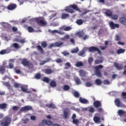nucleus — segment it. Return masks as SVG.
I'll return each instance as SVG.
<instances>
[{
  "label": "nucleus",
  "instance_id": "obj_1",
  "mask_svg": "<svg viewBox=\"0 0 126 126\" xmlns=\"http://www.w3.org/2000/svg\"><path fill=\"white\" fill-rule=\"evenodd\" d=\"M79 10V8L77 7V5L75 4H73L72 5H70L65 8V11L66 12H69V13H74V11L73 10Z\"/></svg>",
  "mask_w": 126,
  "mask_h": 126
},
{
  "label": "nucleus",
  "instance_id": "obj_2",
  "mask_svg": "<svg viewBox=\"0 0 126 126\" xmlns=\"http://www.w3.org/2000/svg\"><path fill=\"white\" fill-rule=\"evenodd\" d=\"M34 20L36 21L37 24L39 26H45V25H47V22L45 21V20L44 17L35 18Z\"/></svg>",
  "mask_w": 126,
  "mask_h": 126
},
{
  "label": "nucleus",
  "instance_id": "obj_3",
  "mask_svg": "<svg viewBox=\"0 0 126 126\" xmlns=\"http://www.w3.org/2000/svg\"><path fill=\"white\" fill-rule=\"evenodd\" d=\"M11 123V119L9 118V116H7L3 119L1 125H2V126H8L9 125H10Z\"/></svg>",
  "mask_w": 126,
  "mask_h": 126
},
{
  "label": "nucleus",
  "instance_id": "obj_4",
  "mask_svg": "<svg viewBox=\"0 0 126 126\" xmlns=\"http://www.w3.org/2000/svg\"><path fill=\"white\" fill-rule=\"evenodd\" d=\"M103 67H104V66L102 65H99L94 67V69H95L94 73L97 77H102V73L100 71V69H102Z\"/></svg>",
  "mask_w": 126,
  "mask_h": 126
},
{
  "label": "nucleus",
  "instance_id": "obj_5",
  "mask_svg": "<svg viewBox=\"0 0 126 126\" xmlns=\"http://www.w3.org/2000/svg\"><path fill=\"white\" fill-rule=\"evenodd\" d=\"M89 49V52L90 53H94L95 52H97L98 54H101V50L99 48L95 46H91L88 48Z\"/></svg>",
  "mask_w": 126,
  "mask_h": 126
},
{
  "label": "nucleus",
  "instance_id": "obj_6",
  "mask_svg": "<svg viewBox=\"0 0 126 126\" xmlns=\"http://www.w3.org/2000/svg\"><path fill=\"white\" fill-rule=\"evenodd\" d=\"M21 91L24 93H31V91H28V86L27 85L21 86Z\"/></svg>",
  "mask_w": 126,
  "mask_h": 126
},
{
  "label": "nucleus",
  "instance_id": "obj_7",
  "mask_svg": "<svg viewBox=\"0 0 126 126\" xmlns=\"http://www.w3.org/2000/svg\"><path fill=\"white\" fill-rule=\"evenodd\" d=\"M70 113V110H69L68 108H65L63 110V117L64 119H67L68 118V115H69V113Z\"/></svg>",
  "mask_w": 126,
  "mask_h": 126
},
{
  "label": "nucleus",
  "instance_id": "obj_8",
  "mask_svg": "<svg viewBox=\"0 0 126 126\" xmlns=\"http://www.w3.org/2000/svg\"><path fill=\"white\" fill-rule=\"evenodd\" d=\"M109 26L111 29L114 30L116 29V28H119L120 27V25L118 24H114L113 22H109Z\"/></svg>",
  "mask_w": 126,
  "mask_h": 126
},
{
  "label": "nucleus",
  "instance_id": "obj_9",
  "mask_svg": "<svg viewBox=\"0 0 126 126\" xmlns=\"http://www.w3.org/2000/svg\"><path fill=\"white\" fill-rule=\"evenodd\" d=\"M32 109H33V108L32 107V106H29V105H26L25 106L21 107L20 111L22 112H23L24 111H31Z\"/></svg>",
  "mask_w": 126,
  "mask_h": 126
},
{
  "label": "nucleus",
  "instance_id": "obj_10",
  "mask_svg": "<svg viewBox=\"0 0 126 126\" xmlns=\"http://www.w3.org/2000/svg\"><path fill=\"white\" fill-rule=\"evenodd\" d=\"M94 108L96 109H98V108H100V107H102V103L99 100H96L94 102Z\"/></svg>",
  "mask_w": 126,
  "mask_h": 126
},
{
  "label": "nucleus",
  "instance_id": "obj_11",
  "mask_svg": "<svg viewBox=\"0 0 126 126\" xmlns=\"http://www.w3.org/2000/svg\"><path fill=\"white\" fill-rule=\"evenodd\" d=\"M17 7V5L15 3H13L9 5L7 7V9L9 10H13V9H15Z\"/></svg>",
  "mask_w": 126,
  "mask_h": 126
},
{
  "label": "nucleus",
  "instance_id": "obj_12",
  "mask_svg": "<svg viewBox=\"0 0 126 126\" xmlns=\"http://www.w3.org/2000/svg\"><path fill=\"white\" fill-rule=\"evenodd\" d=\"M119 22L122 24V25L126 26V18L125 17H121L119 19Z\"/></svg>",
  "mask_w": 126,
  "mask_h": 126
},
{
  "label": "nucleus",
  "instance_id": "obj_13",
  "mask_svg": "<svg viewBox=\"0 0 126 126\" xmlns=\"http://www.w3.org/2000/svg\"><path fill=\"white\" fill-rule=\"evenodd\" d=\"M76 35L78 36L79 38H82V37H84V35H85V32H84V31H81L77 32Z\"/></svg>",
  "mask_w": 126,
  "mask_h": 126
},
{
  "label": "nucleus",
  "instance_id": "obj_14",
  "mask_svg": "<svg viewBox=\"0 0 126 126\" xmlns=\"http://www.w3.org/2000/svg\"><path fill=\"white\" fill-rule=\"evenodd\" d=\"M44 72L45 74H52V73H54V70L51 68H47L44 70Z\"/></svg>",
  "mask_w": 126,
  "mask_h": 126
},
{
  "label": "nucleus",
  "instance_id": "obj_15",
  "mask_svg": "<svg viewBox=\"0 0 126 126\" xmlns=\"http://www.w3.org/2000/svg\"><path fill=\"white\" fill-rule=\"evenodd\" d=\"M22 63L24 65V66H29L30 64H29V61H27V59H24L22 61Z\"/></svg>",
  "mask_w": 126,
  "mask_h": 126
},
{
  "label": "nucleus",
  "instance_id": "obj_16",
  "mask_svg": "<svg viewBox=\"0 0 126 126\" xmlns=\"http://www.w3.org/2000/svg\"><path fill=\"white\" fill-rule=\"evenodd\" d=\"M87 50H88V48L87 47H85L84 48V49L81 50L79 54H78V56H83L84 55V54H85V52H86V51H87Z\"/></svg>",
  "mask_w": 126,
  "mask_h": 126
},
{
  "label": "nucleus",
  "instance_id": "obj_17",
  "mask_svg": "<svg viewBox=\"0 0 126 126\" xmlns=\"http://www.w3.org/2000/svg\"><path fill=\"white\" fill-rule=\"evenodd\" d=\"M126 111H124L123 109H120L118 110V114L120 117H123L126 115Z\"/></svg>",
  "mask_w": 126,
  "mask_h": 126
},
{
  "label": "nucleus",
  "instance_id": "obj_18",
  "mask_svg": "<svg viewBox=\"0 0 126 126\" xmlns=\"http://www.w3.org/2000/svg\"><path fill=\"white\" fill-rule=\"evenodd\" d=\"M79 100L82 104H87V103H88V100L87 99L82 98V97H80Z\"/></svg>",
  "mask_w": 126,
  "mask_h": 126
},
{
  "label": "nucleus",
  "instance_id": "obj_19",
  "mask_svg": "<svg viewBox=\"0 0 126 126\" xmlns=\"http://www.w3.org/2000/svg\"><path fill=\"white\" fill-rule=\"evenodd\" d=\"M114 65L117 69H118L119 70H121V69H123V66L120 65V64L117 63H114Z\"/></svg>",
  "mask_w": 126,
  "mask_h": 126
},
{
  "label": "nucleus",
  "instance_id": "obj_20",
  "mask_svg": "<svg viewBox=\"0 0 126 126\" xmlns=\"http://www.w3.org/2000/svg\"><path fill=\"white\" fill-rule=\"evenodd\" d=\"M46 107L47 108H52V109H56L57 108L56 105L53 103L47 104H46Z\"/></svg>",
  "mask_w": 126,
  "mask_h": 126
},
{
  "label": "nucleus",
  "instance_id": "obj_21",
  "mask_svg": "<svg viewBox=\"0 0 126 126\" xmlns=\"http://www.w3.org/2000/svg\"><path fill=\"white\" fill-rule=\"evenodd\" d=\"M74 80L77 85H79L81 84V81H80V79L78 77H75Z\"/></svg>",
  "mask_w": 126,
  "mask_h": 126
},
{
  "label": "nucleus",
  "instance_id": "obj_22",
  "mask_svg": "<svg viewBox=\"0 0 126 126\" xmlns=\"http://www.w3.org/2000/svg\"><path fill=\"white\" fill-rule=\"evenodd\" d=\"M12 47H13V48H15V49H16L17 50H18V49H20V46H19V44L17 43H13L10 47V48H11Z\"/></svg>",
  "mask_w": 126,
  "mask_h": 126
},
{
  "label": "nucleus",
  "instance_id": "obj_23",
  "mask_svg": "<svg viewBox=\"0 0 126 126\" xmlns=\"http://www.w3.org/2000/svg\"><path fill=\"white\" fill-rule=\"evenodd\" d=\"M115 103L116 106H117V107H122V105H121V100H120V99H119L118 98L116 99L115 100Z\"/></svg>",
  "mask_w": 126,
  "mask_h": 126
},
{
  "label": "nucleus",
  "instance_id": "obj_24",
  "mask_svg": "<svg viewBox=\"0 0 126 126\" xmlns=\"http://www.w3.org/2000/svg\"><path fill=\"white\" fill-rule=\"evenodd\" d=\"M83 20L82 19H78L76 21V23L77 25H82L83 24Z\"/></svg>",
  "mask_w": 126,
  "mask_h": 126
},
{
  "label": "nucleus",
  "instance_id": "obj_25",
  "mask_svg": "<svg viewBox=\"0 0 126 126\" xmlns=\"http://www.w3.org/2000/svg\"><path fill=\"white\" fill-rule=\"evenodd\" d=\"M36 48L38 51H40V53L41 54H45V51H44V49L43 48H42V46L40 45H37L36 46Z\"/></svg>",
  "mask_w": 126,
  "mask_h": 126
},
{
  "label": "nucleus",
  "instance_id": "obj_26",
  "mask_svg": "<svg viewBox=\"0 0 126 126\" xmlns=\"http://www.w3.org/2000/svg\"><path fill=\"white\" fill-rule=\"evenodd\" d=\"M105 13L106 15L111 17V16H112V15L113 14V12H112V11H111V10H106Z\"/></svg>",
  "mask_w": 126,
  "mask_h": 126
},
{
  "label": "nucleus",
  "instance_id": "obj_27",
  "mask_svg": "<svg viewBox=\"0 0 126 126\" xmlns=\"http://www.w3.org/2000/svg\"><path fill=\"white\" fill-rule=\"evenodd\" d=\"M125 52H126V49H118L117 50V53L118 54V55H121V54H124V53H125Z\"/></svg>",
  "mask_w": 126,
  "mask_h": 126
},
{
  "label": "nucleus",
  "instance_id": "obj_28",
  "mask_svg": "<svg viewBox=\"0 0 126 126\" xmlns=\"http://www.w3.org/2000/svg\"><path fill=\"white\" fill-rule=\"evenodd\" d=\"M0 72L1 74H3L5 72V66H0Z\"/></svg>",
  "mask_w": 126,
  "mask_h": 126
},
{
  "label": "nucleus",
  "instance_id": "obj_29",
  "mask_svg": "<svg viewBox=\"0 0 126 126\" xmlns=\"http://www.w3.org/2000/svg\"><path fill=\"white\" fill-rule=\"evenodd\" d=\"M67 17H69V14L67 13L65 14L63 13L62 14V17H61L62 19H65V18H67Z\"/></svg>",
  "mask_w": 126,
  "mask_h": 126
},
{
  "label": "nucleus",
  "instance_id": "obj_30",
  "mask_svg": "<svg viewBox=\"0 0 126 126\" xmlns=\"http://www.w3.org/2000/svg\"><path fill=\"white\" fill-rule=\"evenodd\" d=\"M50 85L51 87L53 88L57 87V83L56 81L52 80L51 81Z\"/></svg>",
  "mask_w": 126,
  "mask_h": 126
},
{
  "label": "nucleus",
  "instance_id": "obj_31",
  "mask_svg": "<svg viewBox=\"0 0 126 126\" xmlns=\"http://www.w3.org/2000/svg\"><path fill=\"white\" fill-rule=\"evenodd\" d=\"M95 84L96 85L100 86L101 84H102V81L100 80V79H96L94 82Z\"/></svg>",
  "mask_w": 126,
  "mask_h": 126
},
{
  "label": "nucleus",
  "instance_id": "obj_32",
  "mask_svg": "<svg viewBox=\"0 0 126 126\" xmlns=\"http://www.w3.org/2000/svg\"><path fill=\"white\" fill-rule=\"evenodd\" d=\"M63 45V42L59 41V42H56L55 43V47H61Z\"/></svg>",
  "mask_w": 126,
  "mask_h": 126
},
{
  "label": "nucleus",
  "instance_id": "obj_33",
  "mask_svg": "<svg viewBox=\"0 0 126 126\" xmlns=\"http://www.w3.org/2000/svg\"><path fill=\"white\" fill-rule=\"evenodd\" d=\"M70 89V87L68 86V85H65L63 87V90L64 91H67Z\"/></svg>",
  "mask_w": 126,
  "mask_h": 126
},
{
  "label": "nucleus",
  "instance_id": "obj_34",
  "mask_svg": "<svg viewBox=\"0 0 126 126\" xmlns=\"http://www.w3.org/2000/svg\"><path fill=\"white\" fill-rule=\"evenodd\" d=\"M73 95L75 97V98H79L80 97V94L77 91H75L73 93Z\"/></svg>",
  "mask_w": 126,
  "mask_h": 126
},
{
  "label": "nucleus",
  "instance_id": "obj_35",
  "mask_svg": "<svg viewBox=\"0 0 126 126\" xmlns=\"http://www.w3.org/2000/svg\"><path fill=\"white\" fill-rule=\"evenodd\" d=\"M100 120L101 119L98 117L95 116L94 117V121L95 123H99V122H100Z\"/></svg>",
  "mask_w": 126,
  "mask_h": 126
},
{
  "label": "nucleus",
  "instance_id": "obj_36",
  "mask_svg": "<svg viewBox=\"0 0 126 126\" xmlns=\"http://www.w3.org/2000/svg\"><path fill=\"white\" fill-rule=\"evenodd\" d=\"M42 81H43V82H46V83H49V82H50V78L45 77L42 79Z\"/></svg>",
  "mask_w": 126,
  "mask_h": 126
},
{
  "label": "nucleus",
  "instance_id": "obj_37",
  "mask_svg": "<svg viewBox=\"0 0 126 126\" xmlns=\"http://www.w3.org/2000/svg\"><path fill=\"white\" fill-rule=\"evenodd\" d=\"M69 38H70L69 35L66 34L62 38V41H66V39L68 40V39H69Z\"/></svg>",
  "mask_w": 126,
  "mask_h": 126
},
{
  "label": "nucleus",
  "instance_id": "obj_38",
  "mask_svg": "<svg viewBox=\"0 0 126 126\" xmlns=\"http://www.w3.org/2000/svg\"><path fill=\"white\" fill-rule=\"evenodd\" d=\"M3 84L4 85H5V86H6V87H7L8 89H11V86H10V84H9V82H4Z\"/></svg>",
  "mask_w": 126,
  "mask_h": 126
},
{
  "label": "nucleus",
  "instance_id": "obj_39",
  "mask_svg": "<svg viewBox=\"0 0 126 126\" xmlns=\"http://www.w3.org/2000/svg\"><path fill=\"white\" fill-rule=\"evenodd\" d=\"M112 19H113V20H117L118 18H119V16L117 14L112 15L111 16Z\"/></svg>",
  "mask_w": 126,
  "mask_h": 126
},
{
  "label": "nucleus",
  "instance_id": "obj_40",
  "mask_svg": "<svg viewBox=\"0 0 126 126\" xmlns=\"http://www.w3.org/2000/svg\"><path fill=\"white\" fill-rule=\"evenodd\" d=\"M79 72L80 76H85L86 74L83 70H80Z\"/></svg>",
  "mask_w": 126,
  "mask_h": 126
},
{
  "label": "nucleus",
  "instance_id": "obj_41",
  "mask_svg": "<svg viewBox=\"0 0 126 126\" xmlns=\"http://www.w3.org/2000/svg\"><path fill=\"white\" fill-rule=\"evenodd\" d=\"M75 65L77 66V67H80V66H83V63L81 62H78L76 63Z\"/></svg>",
  "mask_w": 126,
  "mask_h": 126
},
{
  "label": "nucleus",
  "instance_id": "obj_42",
  "mask_svg": "<svg viewBox=\"0 0 126 126\" xmlns=\"http://www.w3.org/2000/svg\"><path fill=\"white\" fill-rule=\"evenodd\" d=\"M6 103H1L0 104V109H5V108H6Z\"/></svg>",
  "mask_w": 126,
  "mask_h": 126
},
{
  "label": "nucleus",
  "instance_id": "obj_43",
  "mask_svg": "<svg viewBox=\"0 0 126 126\" xmlns=\"http://www.w3.org/2000/svg\"><path fill=\"white\" fill-rule=\"evenodd\" d=\"M79 51V49H78V47H76L74 49H73L72 50H71L72 54H75L76 53H77Z\"/></svg>",
  "mask_w": 126,
  "mask_h": 126
},
{
  "label": "nucleus",
  "instance_id": "obj_44",
  "mask_svg": "<svg viewBox=\"0 0 126 126\" xmlns=\"http://www.w3.org/2000/svg\"><path fill=\"white\" fill-rule=\"evenodd\" d=\"M41 74L37 73L35 74L34 78L35 79H41Z\"/></svg>",
  "mask_w": 126,
  "mask_h": 126
},
{
  "label": "nucleus",
  "instance_id": "obj_45",
  "mask_svg": "<svg viewBox=\"0 0 126 126\" xmlns=\"http://www.w3.org/2000/svg\"><path fill=\"white\" fill-rule=\"evenodd\" d=\"M14 87L15 88H20V87H21V84L17 83H15L14 84Z\"/></svg>",
  "mask_w": 126,
  "mask_h": 126
},
{
  "label": "nucleus",
  "instance_id": "obj_46",
  "mask_svg": "<svg viewBox=\"0 0 126 126\" xmlns=\"http://www.w3.org/2000/svg\"><path fill=\"white\" fill-rule=\"evenodd\" d=\"M45 123L47 126H52L53 125V123H52V121L50 120H44Z\"/></svg>",
  "mask_w": 126,
  "mask_h": 126
},
{
  "label": "nucleus",
  "instance_id": "obj_47",
  "mask_svg": "<svg viewBox=\"0 0 126 126\" xmlns=\"http://www.w3.org/2000/svg\"><path fill=\"white\" fill-rule=\"evenodd\" d=\"M72 123L74 125H78V124H79V120L78 119H73L72 120Z\"/></svg>",
  "mask_w": 126,
  "mask_h": 126
},
{
  "label": "nucleus",
  "instance_id": "obj_48",
  "mask_svg": "<svg viewBox=\"0 0 126 126\" xmlns=\"http://www.w3.org/2000/svg\"><path fill=\"white\" fill-rule=\"evenodd\" d=\"M88 109H89V112H90V113H91L92 114H93V113H94V112H95V109L93 107H89Z\"/></svg>",
  "mask_w": 126,
  "mask_h": 126
},
{
  "label": "nucleus",
  "instance_id": "obj_49",
  "mask_svg": "<svg viewBox=\"0 0 126 126\" xmlns=\"http://www.w3.org/2000/svg\"><path fill=\"white\" fill-rule=\"evenodd\" d=\"M28 30L30 33H32V32H34V29H33V28L31 27H28Z\"/></svg>",
  "mask_w": 126,
  "mask_h": 126
},
{
  "label": "nucleus",
  "instance_id": "obj_50",
  "mask_svg": "<svg viewBox=\"0 0 126 126\" xmlns=\"http://www.w3.org/2000/svg\"><path fill=\"white\" fill-rule=\"evenodd\" d=\"M41 46L42 48H46L47 44V42L46 41H43L41 42Z\"/></svg>",
  "mask_w": 126,
  "mask_h": 126
},
{
  "label": "nucleus",
  "instance_id": "obj_51",
  "mask_svg": "<svg viewBox=\"0 0 126 126\" xmlns=\"http://www.w3.org/2000/svg\"><path fill=\"white\" fill-rule=\"evenodd\" d=\"M71 29H72V28H71V27H66L64 29V31H70V30H71Z\"/></svg>",
  "mask_w": 126,
  "mask_h": 126
},
{
  "label": "nucleus",
  "instance_id": "obj_52",
  "mask_svg": "<svg viewBox=\"0 0 126 126\" xmlns=\"http://www.w3.org/2000/svg\"><path fill=\"white\" fill-rule=\"evenodd\" d=\"M56 63H63V61L62 59L58 58L57 60H55Z\"/></svg>",
  "mask_w": 126,
  "mask_h": 126
},
{
  "label": "nucleus",
  "instance_id": "obj_53",
  "mask_svg": "<svg viewBox=\"0 0 126 126\" xmlns=\"http://www.w3.org/2000/svg\"><path fill=\"white\" fill-rule=\"evenodd\" d=\"M14 69L17 74H20V73H21V70H20V69H17L16 68H14Z\"/></svg>",
  "mask_w": 126,
  "mask_h": 126
},
{
  "label": "nucleus",
  "instance_id": "obj_54",
  "mask_svg": "<svg viewBox=\"0 0 126 126\" xmlns=\"http://www.w3.org/2000/svg\"><path fill=\"white\" fill-rule=\"evenodd\" d=\"M95 63L96 64H98L99 63H103V60H96L95 61Z\"/></svg>",
  "mask_w": 126,
  "mask_h": 126
},
{
  "label": "nucleus",
  "instance_id": "obj_55",
  "mask_svg": "<svg viewBox=\"0 0 126 126\" xmlns=\"http://www.w3.org/2000/svg\"><path fill=\"white\" fill-rule=\"evenodd\" d=\"M8 65H9V68H10V69H12V68L14 67V65H13V63H12L11 62L9 63Z\"/></svg>",
  "mask_w": 126,
  "mask_h": 126
},
{
  "label": "nucleus",
  "instance_id": "obj_56",
  "mask_svg": "<svg viewBox=\"0 0 126 126\" xmlns=\"http://www.w3.org/2000/svg\"><path fill=\"white\" fill-rule=\"evenodd\" d=\"M56 16H57V14L56 13H55L54 14L51 15V16H49V20H51V19H53V18H54V17H55Z\"/></svg>",
  "mask_w": 126,
  "mask_h": 126
},
{
  "label": "nucleus",
  "instance_id": "obj_57",
  "mask_svg": "<svg viewBox=\"0 0 126 126\" xmlns=\"http://www.w3.org/2000/svg\"><path fill=\"white\" fill-rule=\"evenodd\" d=\"M115 41H121V37L119 35H116L115 37Z\"/></svg>",
  "mask_w": 126,
  "mask_h": 126
},
{
  "label": "nucleus",
  "instance_id": "obj_58",
  "mask_svg": "<svg viewBox=\"0 0 126 126\" xmlns=\"http://www.w3.org/2000/svg\"><path fill=\"white\" fill-rule=\"evenodd\" d=\"M12 109L13 111H18L19 110V107L17 106H13Z\"/></svg>",
  "mask_w": 126,
  "mask_h": 126
},
{
  "label": "nucleus",
  "instance_id": "obj_59",
  "mask_svg": "<svg viewBox=\"0 0 126 126\" xmlns=\"http://www.w3.org/2000/svg\"><path fill=\"white\" fill-rule=\"evenodd\" d=\"M70 42L71 43V44H73V45H74V44H75V40H74V38H71L70 39Z\"/></svg>",
  "mask_w": 126,
  "mask_h": 126
},
{
  "label": "nucleus",
  "instance_id": "obj_60",
  "mask_svg": "<svg viewBox=\"0 0 126 126\" xmlns=\"http://www.w3.org/2000/svg\"><path fill=\"white\" fill-rule=\"evenodd\" d=\"M62 54L63 55V56H69V53L66 51H63V52H62Z\"/></svg>",
  "mask_w": 126,
  "mask_h": 126
},
{
  "label": "nucleus",
  "instance_id": "obj_61",
  "mask_svg": "<svg viewBox=\"0 0 126 126\" xmlns=\"http://www.w3.org/2000/svg\"><path fill=\"white\" fill-rule=\"evenodd\" d=\"M93 62V57H90L88 60V63H91Z\"/></svg>",
  "mask_w": 126,
  "mask_h": 126
},
{
  "label": "nucleus",
  "instance_id": "obj_62",
  "mask_svg": "<svg viewBox=\"0 0 126 126\" xmlns=\"http://www.w3.org/2000/svg\"><path fill=\"white\" fill-rule=\"evenodd\" d=\"M6 50H2L0 52V55H4V54H6Z\"/></svg>",
  "mask_w": 126,
  "mask_h": 126
},
{
  "label": "nucleus",
  "instance_id": "obj_63",
  "mask_svg": "<svg viewBox=\"0 0 126 126\" xmlns=\"http://www.w3.org/2000/svg\"><path fill=\"white\" fill-rule=\"evenodd\" d=\"M36 116H31V121H36Z\"/></svg>",
  "mask_w": 126,
  "mask_h": 126
},
{
  "label": "nucleus",
  "instance_id": "obj_64",
  "mask_svg": "<svg viewBox=\"0 0 126 126\" xmlns=\"http://www.w3.org/2000/svg\"><path fill=\"white\" fill-rule=\"evenodd\" d=\"M122 96H123V98L124 99H126V92H122Z\"/></svg>",
  "mask_w": 126,
  "mask_h": 126
}]
</instances>
